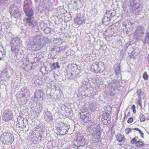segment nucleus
Here are the masks:
<instances>
[{"instance_id":"1","label":"nucleus","mask_w":149,"mask_h":149,"mask_svg":"<svg viewBox=\"0 0 149 149\" xmlns=\"http://www.w3.org/2000/svg\"><path fill=\"white\" fill-rule=\"evenodd\" d=\"M32 3L30 0H26L24 2V10L26 15L28 17L26 18V24L30 27H33L36 25V22L33 21V18L32 16L33 14V12L32 9Z\"/></svg>"},{"instance_id":"2","label":"nucleus","mask_w":149,"mask_h":149,"mask_svg":"<svg viewBox=\"0 0 149 149\" xmlns=\"http://www.w3.org/2000/svg\"><path fill=\"white\" fill-rule=\"evenodd\" d=\"M45 41L41 38L39 35L33 37L31 41L27 45V47L33 51H37L45 46Z\"/></svg>"},{"instance_id":"3","label":"nucleus","mask_w":149,"mask_h":149,"mask_svg":"<svg viewBox=\"0 0 149 149\" xmlns=\"http://www.w3.org/2000/svg\"><path fill=\"white\" fill-rule=\"evenodd\" d=\"M0 140L4 144H11L14 140L13 134L8 133H4L0 137Z\"/></svg>"},{"instance_id":"4","label":"nucleus","mask_w":149,"mask_h":149,"mask_svg":"<svg viewBox=\"0 0 149 149\" xmlns=\"http://www.w3.org/2000/svg\"><path fill=\"white\" fill-rule=\"evenodd\" d=\"M58 125L59 126L57 128V130L59 132V134L64 135L68 133L69 125H68L62 123H60Z\"/></svg>"},{"instance_id":"5","label":"nucleus","mask_w":149,"mask_h":149,"mask_svg":"<svg viewBox=\"0 0 149 149\" xmlns=\"http://www.w3.org/2000/svg\"><path fill=\"white\" fill-rule=\"evenodd\" d=\"M75 69L76 68L72 66L67 68L66 76L68 78L75 79L79 77L78 75L76 74V72H74Z\"/></svg>"},{"instance_id":"6","label":"nucleus","mask_w":149,"mask_h":149,"mask_svg":"<svg viewBox=\"0 0 149 149\" xmlns=\"http://www.w3.org/2000/svg\"><path fill=\"white\" fill-rule=\"evenodd\" d=\"M13 113L10 109L6 110L3 113V119L4 121H8L13 118Z\"/></svg>"},{"instance_id":"7","label":"nucleus","mask_w":149,"mask_h":149,"mask_svg":"<svg viewBox=\"0 0 149 149\" xmlns=\"http://www.w3.org/2000/svg\"><path fill=\"white\" fill-rule=\"evenodd\" d=\"M85 139L82 136H78L73 144L77 147L84 146L85 143Z\"/></svg>"},{"instance_id":"8","label":"nucleus","mask_w":149,"mask_h":149,"mask_svg":"<svg viewBox=\"0 0 149 149\" xmlns=\"http://www.w3.org/2000/svg\"><path fill=\"white\" fill-rule=\"evenodd\" d=\"M144 28L142 26H139L137 27L135 32V35L137 39H141V36L144 34Z\"/></svg>"},{"instance_id":"9","label":"nucleus","mask_w":149,"mask_h":149,"mask_svg":"<svg viewBox=\"0 0 149 149\" xmlns=\"http://www.w3.org/2000/svg\"><path fill=\"white\" fill-rule=\"evenodd\" d=\"M104 64L102 62H100L99 63L98 62H96L92 66H91V69H93L95 72L96 73L100 72V67H103Z\"/></svg>"},{"instance_id":"10","label":"nucleus","mask_w":149,"mask_h":149,"mask_svg":"<svg viewBox=\"0 0 149 149\" xmlns=\"http://www.w3.org/2000/svg\"><path fill=\"white\" fill-rule=\"evenodd\" d=\"M60 51L59 47L55 46L53 47L51 50L49 54L50 57L52 59L54 58L57 54Z\"/></svg>"},{"instance_id":"11","label":"nucleus","mask_w":149,"mask_h":149,"mask_svg":"<svg viewBox=\"0 0 149 149\" xmlns=\"http://www.w3.org/2000/svg\"><path fill=\"white\" fill-rule=\"evenodd\" d=\"M130 6L138 9L141 6V0H130Z\"/></svg>"},{"instance_id":"12","label":"nucleus","mask_w":149,"mask_h":149,"mask_svg":"<svg viewBox=\"0 0 149 149\" xmlns=\"http://www.w3.org/2000/svg\"><path fill=\"white\" fill-rule=\"evenodd\" d=\"M22 44L21 42L20 39L18 37H16L11 39L10 41V45L15 46H18Z\"/></svg>"},{"instance_id":"13","label":"nucleus","mask_w":149,"mask_h":149,"mask_svg":"<svg viewBox=\"0 0 149 149\" xmlns=\"http://www.w3.org/2000/svg\"><path fill=\"white\" fill-rule=\"evenodd\" d=\"M42 4L45 9L51 10L52 3L49 0H43Z\"/></svg>"},{"instance_id":"14","label":"nucleus","mask_w":149,"mask_h":149,"mask_svg":"<svg viewBox=\"0 0 149 149\" xmlns=\"http://www.w3.org/2000/svg\"><path fill=\"white\" fill-rule=\"evenodd\" d=\"M120 65L118 64L116 68L115 72L116 73V75L117 78H119V79H121V70L120 69Z\"/></svg>"},{"instance_id":"15","label":"nucleus","mask_w":149,"mask_h":149,"mask_svg":"<svg viewBox=\"0 0 149 149\" xmlns=\"http://www.w3.org/2000/svg\"><path fill=\"white\" fill-rule=\"evenodd\" d=\"M80 15L78 14L77 15V18L75 19V21L79 25L85 23V21L84 18L82 17H80Z\"/></svg>"},{"instance_id":"16","label":"nucleus","mask_w":149,"mask_h":149,"mask_svg":"<svg viewBox=\"0 0 149 149\" xmlns=\"http://www.w3.org/2000/svg\"><path fill=\"white\" fill-rule=\"evenodd\" d=\"M4 73L6 74V77L9 78L13 74V71L12 69L9 68L4 70Z\"/></svg>"},{"instance_id":"17","label":"nucleus","mask_w":149,"mask_h":149,"mask_svg":"<svg viewBox=\"0 0 149 149\" xmlns=\"http://www.w3.org/2000/svg\"><path fill=\"white\" fill-rule=\"evenodd\" d=\"M45 117L46 118H47L49 120L52 121L53 120L52 115L50 112L47 111L45 112Z\"/></svg>"},{"instance_id":"18","label":"nucleus","mask_w":149,"mask_h":149,"mask_svg":"<svg viewBox=\"0 0 149 149\" xmlns=\"http://www.w3.org/2000/svg\"><path fill=\"white\" fill-rule=\"evenodd\" d=\"M24 118L22 117L19 116L17 118V122L18 123H17V126H18L19 127H22V124L24 123Z\"/></svg>"},{"instance_id":"19","label":"nucleus","mask_w":149,"mask_h":149,"mask_svg":"<svg viewBox=\"0 0 149 149\" xmlns=\"http://www.w3.org/2000/svg\"><path fill=\"white\" fill-rule=\"evenodd\" d=\"M43 95L42 91V90H38L36 91L34 94V96L35 97L37 98H40Z\"/></svg>"},{"instance_id":"20","label":"nucleus","mask_w":149,"mask_h":149,"mask_svg":"<svg viewBox=\"0 0 149 149\" xmlns=\"http://www.w3.org/2000/svg\"><path fill=\"white\" fill-rule=\"evenodd\" d=\"M111 17H108V16H105L102 20V22L105 24H108L111 19Z\"/></svg>"},{"instance_id":"21","label":"nucleus","mask_w":149,"mask_h":149,"mask_svg":"<svg viewBox=\"0 0 149 149\" xmlns=\"http://www.w3.org/2000/svg\"><path fill=\"white\" fill-rule=\"evenodd\" d=\"M98 105L96 102H94L90 104V108L91 110L94 111L97 108Z\"/></svg>"},{"instance_id":"22","label":"nucleus","mask_w":149,"mask_h":149,"mask_svg":"<svg viewBox=\"0 0 149 149\" xmlns=\"http://www.w3.org/2000/svg\"><path fill=\"white\" fill-rule=\"evenodd\" d=\"M13 14L14 15V17L15 18L19 17L21 15L20 12L17 9L14 10L13 12Z\"/></svg>"},{"instance_id":"23","label":"nucleus","mask_w":149,"mask_h":149,"mask_svg":"<svg viewBox=\"0 0 149 149\" xmlns=\"http://www.w3.org/2000/svg\"><path fill=\"white\" fill-rule=\"evenodd\" d=\"M48 69L46 66H45L44 67H41L40 70V72H41L42 74H47L48 73Z\"/></svg>"},{"instance_id":"24","label":"nucleus","mask_w":149,"mask_h":149,"mask_svg":"<svg viewBox=\"0 0 149 149\" xmlns=\"http://www.w3.org/2000/svg\"><path fill=\"white\" fill-rule=\"evenodd\" d=\"M51 67L52 69H58L60 68V66L59 65V63L58 62L54 63L52 64Z\"/></svg>"},{"instance_id":"25","label":"nucleus","mask_w":149,"mask_h":149,"mask_svg":"<svg viewBox=\"0 0 149 149\" xmlns=\"http://www.w3.org/2000/svg\"><path fill=\"white\" fill-rule=\"evenodd\" d=\"M116 139L119 142H121L123 141H124V139H125L124 136L121 134L118 135L116 136Z\"/></svg>"},{"instance_id":"26","label":"nucleus","mask_w":149,"mask_h":149,"mask_svg":"<svg viewBox=\"0 0 149 149\" xmlns=\"http://www.w3.org/2000/svg\"><path fill=\"white\" fill-rule=\"evenodd\" d=\"M118 79H114L111 81L115 87H117L119 86V80L120 79H119V78Z\"/></svg>"},{"instance_id":"27","label":"nucleus","mask_w":149,"mask_h":149,"mask_svg":"<svg viewBox=\"0 0 149 149\" xmlns=\"http://www.w3.org/2000/svg\"><path fill=\"white\" fill-rule=\"evenodd\" d=\"M145 40L143 42L144 45H145L146 43H149V33L147 32Z\"/></svg>"},{"instance_id":"28","label":"nucleus","mask_w":149,"mask_h":149,"mask_svg":"<svg viewBox=\"0 0 149 149\" xmlns=\"http://www.w3.org/2000/svg\"><path fill=\"white\" fill-rule=\"evenodd\" d=\"M136 93L139 99L141 98V95L143 96L144 95L143 92L141 91V89H138L136 91Z\"/></svg>"},{"instance_id":"29","label":"nucleus","mask_w":149,"mask_h":149,"mask_svg":"<svg viewBox=\"0 0 149 149\" xmlns=\"http://www.w3.org/2000/svg\"><path fill=\"white\" fill-rule=\"evenodd\" d=\"M11 47V50L12 52L15 53H17L19 52V50L18 49L16 48L15 47L16 46H14L13 45H10Z\"/></svg>"},{"instance_id":"30","label":"nucleus","mask_w":149,"mask_h":149,"mask_svg":"<svg viewBox=\"0 0 149 149\" xmlns=\"http://www.w3.org/2000/svg\"><path fill=\"white\" fill-rule=\"evenodd\" d=\"M109 116V114L106 112H105L103 114L102 118H103L104 120H107Z\"/></svg>"},{"instance_id":"31","label":"nucleus","mask_w":149,"mask_h":149,"mask_svg":"<svg viewBox=\"0 0 149 149\" xmlns=\"http://www.w3.org/2000/svg\"><path fill=\"white\" fill-rule=\"evenodd\" d=\"M136 145L137 146L139 147H143L144 146V144L143 143V142L140 141H137Z\"/></svg>"},{"instance_id":"32","label":"nucleus","mask_w":149,"mask_h":149,"mask_svg":"<svg viewBox=\"0 0 149 149\" xmlns=\"http://www.w3.org/2000/svg\"><path fill=\"white\" fill-rule=\"evenodd\" d=\"M51 29L48 27H46L44 29V32L47 34L51 32Z\"/></svg>"},{"instance_id":"33","label":"nucleus","mask_w":149,"mask_h":149,"mask_svg":"<svg viewBox=\"0 0 149 149\" xmlns=\"http://www.w3.org/2000/svg\"><path fill=\"white\" fill-rule=\"evenodd\" d=\"M139 118L140 122H143L145 121V119L143 115V113H141L139 116Z\"/></svg>"},{"instance_id":"34","label":"nucleus","mask_w":149,"mask_h":149,"mask_svg":"<svg viewBox=\"0 0 149 149\" xmlns=\"http://www.w3.org/2000/svg\"><path fill=\"white\" fill-rule=\"evenodd\" d=\"M80 0H77L76 1H73L72 4L74 5V6L77 7L79 4L80 3Z\"/></svg>"},{"instance_id":"35","label":"nucleus","mask_w":149,"mask_h":149,"mask_svg":"<svg viewBox=\"0 0 149 149\" xmlns=\"http://www.w3.org/2000/svg\"><path fill=\"white\" fill-rule=\"evenodd\" d=\"M90 12L91 15H94L96 14L97 13V10L94 8L93 9H91Z\"/></svg>"},{"instance_id":"36","label":"nucleus","mask_w":149,"mask_h":149,"mask_svg":"<svg viewBox=\"0 0 149 149\" xmlns=\"http://www.w3.org/2000/svg\"><path fill=\"white\" fill-rule=\"evenodd\" d=\"M137 138H138L137 137H135V138L132 139L131 141V143L132 144H135L137 142Z\"/></svg>"},{"instance_id":"37","label":"nucleus","mask_w":149,"mask_h":149,"mask_svg":"<svg viewBox=\"0 0 149 149\" xmlns=\"http://www.w3.org/2000/svg\"><path fill=\"white\" fill-rule=\"evenodd\" d=\"M133 128H126L125 130V132L126 134H128L131 132Z\"/></svg>"},{"instance_id":"38","label":"nucleus","mask_w":149,"mask_h":149,"mask_svg":"<svg viewBox=\"0 0 149 149\" xmlns=\"http://www.w3.org/2000/svg\"><path fill=\"white\" fill-rule=\"evenodd\" d=\"M21 91L23 92L27 93L28 92V90L26 87L24 86L21 89Z\"/></svg>"},{"instance_id":"39","label":"nucleus","mask_w":149,"mask_h":149,"mask_svg":"<svg viewBox=\"0 0 149 149\" xmlns=\"http://www.w3.org/2000/svg\"><path fill=\"white\" fill-rule=\"evenodd\" d=\"M107 120H104L103 118H102L101 119V123L104 125H107L108 121Z\"/></svg>"},{"instance_id":"40","label":"nucleus","mask_w":149,"mask_h":149,"mask_svg":"<svg viewBox=\"0 0 149 149\" xmlns=\"http://www.w3.org/2000/svg\"><path fill=\"white\" fill-rule=\"evenodd\" d=\"M87 115H85L84 113V112H82L81 113V115L80 116V118L81 120H83L84 119V118H85V117H86L87 116Z\"/></svg>"},{"instance_id":"41","label":"nucleus","mask_w":149,"mask_h":149,"mask_svg":"<svg viewBox=\"0 0 149 149\" xmlns=\"http://www.w3.org/2000/svg\"><path fill=\"white\" fill-rule=\"evenodd\" d=\"M143 78L145 80H147L148 79V75L146 72H145L144 73L143 75Z\"/></svg>"},{"instance_id":"42","label":"nucleus","mask_w":149,"mask_h":149,"mask_svg":"<svg viewBox=\"0 0 149 149\" xmlns=\"http://www.w3.org/2000/svg\"><path fill=\"white\" fill-rule=\"evenodd\" d=\"M83 121L84 123H86L88 122L89 123V118L88 116H87L86 117H85V118H83Z\"/></svg>"},{"instance_id":"43","label":"nucleus","mask_w":149,"mask_h":149,"mask_svg":"<svg viewBox=\"0 0 149 149\" xmlns=\"http://www.w3.org/2000/svg\"><path fill=\"white\" fill-rule=\"evenodd\" d=\"M46 25V24L44 22H42L40 23V26L41 28L43 29L45 25Z\"/></svg>"},{"instance_id":"44","label":"nucleus","mask_w":149,"mask_h":149,"mask_svg":"<svg viewBox=\"0 0 149 149\" xmlns=\"http://www.w3.org/2000/svg\"><path fill=\"white\" fill-rule=\"evenodd\" d=\"M136 54L135 52V50H133L131 53V57H132V56L134 57V56H136Z\"/></svg>"},{"instance_id":"45","label":"nucleus","mask_w":149,"mask_h":149,"mask_svg":"<svg viewBox=\"0 0 149 149\" xmlns=\"http://www.w3.org/2000/svg\"><path fill=\"white\" fill-rule=\"evenodd\" d=\"M133 121V118L132 117H131L129 118L128 120L127 121V122L129 123H130L132 122Z\"/></svg>"},{"instance_id":"46","label":"nucleus","mask_w":149,"mask_h":149,"mask_svg":"<svg viewBox=\"0 0 149 149\" xmlns=\"http://www.w3.org/2000/svg\"><path fill=\"white\" fill-rule=\"evenodd\" d=\"M41 127H40L39 126H38L35 127V130L36 131H38L39 132L40 131V130H41Z\"/></svg>"},{"instance_id":"47","label":"nucleus","mask_w":149,"mask_h":149,"mask_svg":"<svg viewBox=\"0 0 149 149\" xmlns=\"http://www.w3.org/2000/svg\"><path fill=\"white\" fill-rule=\"evenodd\" d=\"M24 124H22V127L23 128H25L26 127V125H27V123H26V122H25V121H24Z\"/></svg>"},{"instance_id":"48","label":"nucleus","mask_w":149,"mask_h":149,"mask_svg":"<svg viewBox=\"0 0 149 149\" xmlns=\"http://www.w3.org/2000/svg\"><path fill=\"white\" fill-rule=\"evenodd\" d=\"M108 86H109L110 87L113 88L115 87L113 85V84L111 83V82L109 83L108 84Z\"/></svg>"},{"instance_id":"49","label":"nucleus","mask_w":149,"mask_h":149,"mask_svg":"<svg viewBox=\"0 0 149 149\" xmlns=\"http://www.w3.org/2000/svg\"><path fill=\"white\" fill-rule=\"evenodd\" d=\"M139 100H137V103L141 107V98L139 99Z\"/></svg>"},{"instance_id":"50","label":"nucleus","mask_w":149,"mask_h":149,"mask_svg":"<svg viewBox=\"0 0 149 149\" xmlns=\"http://www.w3.org/2000/svg\"><path fill=\"white\" fill-rule=\"evenodd\" d=\"M132 111L134 113H135L136 112V111L135 110V106L134 105H133L132 106Z\"/></svg>"},{"instance_id":"51","label":"nucleus","mask_w":149,"mask_h":149,"mask_svg":"<svg viewBox=\"0 0 149 149\" xmlns=\"http://www.w3.org/2000/svg\"><path fill=\"white\" fill-rule=\"evenodd\" d=\"M133 129H134L135 130H136V131H138V132H140L141 131V130H140L139 129L137 128H133Z\"/></svg>"},{"instance_id":"52","label":"nucleus","mask_w":149,"mask_h":149,"mask_svg":"<svg viewBox=\"0 0 149 149\" xmlns=\"http://www.w3.org/2000/svg\"><path fill=\"white\" fill-rule=\"evenodd\" d=\"M133 129H134L135 130H136V131H138V132H140L141 131V130H140L139 129L137 128H133Z\"/></svg>"},{"instance_id":"53","label":"nucleus","mask_w":149,"mask_h":149,"mask_svg":"<svg viewBox=\"0 0 149 149\" xmlns=\"http://www.w3.org/2000/svg\"><path fill=\"white\" fill-rule=\"evenodd\" d=\"M139 133L140 134L141 137L142 138H143L144 137L143 136L144 135V134L143 132L142 131H141V132H139Z\"/></svg>"},{"instance_id":"54","label":"nucleus","mask_w":149,"mask_h":149,"mask_svg":"<svg viewBox=\"0 0 149 149\" xmlns=\"http://www.w3.org/2000/svg\"><path fill=\"white\" fill-rule=\"evenodd\" d=\"M89 123L90 124V125L91 126L94 125L95 124V123H94L92 122H91L90 121L89 123Z\"/></svg>"},{"instance_id":"55","label":"nucleus","mask_w":149,"mask_h":149,"mask_svg":"<svg viewBox=\"0 0 149 149\" xmlns=\"http://www.w3.org/2000/svg\"><path fill=\"white\" fill-rule=\"evenodd\" d=\"M30 132L32 136L34 135H35V132L33 131H31Z\"/></svg>"},{"instance_id":"56","label":"nucleus","mask_w":149,"mask_h":149,"mask_svg":"<svg viewBox=\"0 0 149 149\" xmlns=\"http://www.w3.org/2000/svg\"><path fill=\"white\" fill-rule=\"evenodd\" d=\"M107 108L109 110V111H110L111 110V108L110 106H107Z\"/></svg>"},{"instance_id":"57","label":"nucleus","mask_w":149,"mask_h":149,"mask_svg":"<svg viewBox=\"0 0 149 149\" xmlns=\"http://www.w3.org/2000/svg\"><path fill=\"white\" fill-rule=\"evenodd\" d=\"M40 133H41L40 134H41L42 135V134L44 132V130L42 129H41V130H40Z\"/></svg>"},{"instance_id":"58","label":"nucleus","mask_w":149,"mask_h":149,"mask_svg":"<svg viewBox=\"0 0 149 149\" xmlns=\"http://www.w3.org/2000/svg\"><path fill=\"white\" fill-rule=\"evenodd\" d=\"M26 62H29V59L28 58H26Z\"/></svg>"},{"instance_id":"59","label":"nucleus","mask_w":149,"mask_h":149,"mask_svg":"<svg viewBox=\"0 0 149 149\" xmlns=\"http://www.w3.org/2000/svg\"><path fill=\"white\" fill-rule=\"evenodd\" d=\"M108 13L110 15V16H111L112 15V13L110 11H109Z\"/></svg>"},{"instance_id":"60","label":"nucleus","mask_w":149,"mask_h":149,"mask_svg":"<svg viewBox=\"0 0 149 149\" xmlns=\"http://www.w3.org/2000/svg\"><path fill=\"white\" fill-rule=\"evenodd\" d=\"M25 122H26V123H28V120L26 118L25 120V121H24Z\"/></svg>"},{"instance_id":"61","label":"nucleus","mask_w":149,"mask_h":149,"mask_svg":"<svg viewBox=\"0 0 149 149\" xmlns=\"http://www.w3.org/2000/svg\"><path fill=\"white\" fill-rule=\"evenodd\" d=\"M33 38V37L32 38H31V39H30V40H29V42H28V43H27V42H26V43H27V44H28V43H29V42H31V39H32Z\"/></svg>"},{"instance_id":"62","label":"nucleus","mask_w":149,"mask_h":149,"mask_svg":"<svg viewBox=\"0 0 149 149\" xmlns=\"http://www.w3.org/2000/svg\"><path fill=\"white\" fill-rule=\"evenodd\" d=\"M130 112H128V113H127V116H130Z\"/></svg>"},{"instance_id":"63","label":"nucleus","mask_w":149,"mask_h":149,"mask_svg":"<svg viewBox=\"0 0 149 149\" xmlns=\"http://www.w3.org/2000/svg\"><path fill=\"white\" fill-rule=\"evenodd\" d=\"M147 119L149 120V115L147 117Z\"/></svg>"},{"instance_id":"64","label":"nucleus","mask_w":149,"mask_h":149,"mask_svg":"<svg viewBox=\"0 0 149 149\" xmlns=\"http://www.w3.org/2000/svg\"><path fill=\"white\" fill-rule=\"evenodd\" d=\"M100 134H98V136H100Z\"/></svg>"}]
</instances>
